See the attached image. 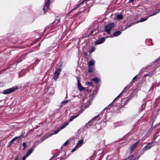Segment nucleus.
<instances>
[{
    "instance_id": "49",
    "label": "nucleus",
    "mask_w": 160,
    "mask_h": 160,
    "mask_svg": "<svg viewBox=\"0 0 160 160\" xmlns=\"http://www.w3.org/2000/svg\"><path fill=\"white\" fill-rule=\"evenodd\" d=\"M152 89H153V88L152 86V87L150 89V90H151V89H152Z\"/></svg>"
},
{
    "instance_id": "41",
    "label": "nucleus",
    "mask_w": 160,
    "mask_h": 160,
    "mask_svg": "<svg viewBox=\"0 0 160 160\" xmlns=\"http://www.w3.org/2000/svg\"><path fill=\"white\" fill-rule=\"evenodd\" d=\"M94 51V48H93L92 49L89 51V52L90 53H92Z\"/></svg>"
},
{
    "instance_id": "43",
    "label": "nucleus",
    "mask_w": 160,
    "mask_h": 160,
    "mask_svg": "<svg viewBox=\"0 0 160 160\" xmlns=\"http://www.w3.org/2000/svg\"><path fill=\"white\" fill-rule=\"evenodd\" d=\"M18 156L17 155H16L15 157V158L14 159V160H18Z\"/></svg>"
},
{
    "instance_id": "40",
    "label": "nucleus",
    "mask_w": 160,
    "mask_h": 160,
    "mask_svg": "<svg viewBox=\"0 0 160 160\" xmlns=\"http://www.w3.org/2000/svg\"><path fill=\"white\" fill-rule=\"evenodd\" d=\"M132 24H130V25H128L126 27V28H125V29H127V28H129L131 26H132Z\"/></svg>"
},
{
    "instance_id": "24",
    "label": "nucleus",
    "mask_w": 160,
    "mask_h": 160,
    "mask_svg": "<svg viewBox=\"0 0 160 160\" xmlns=\"http://www.w3.org/2000/svg\"><path fill=\"white\" fill-rule=\"evenodd\" d=\"M79 115V114H78L77 115H74L71 118H70L69 120V121L70 122L72 121L75 118H76Z\"/></svg>"
},
{
    "instance_id": "32",
    "label": "nucleus",
    "mask_w": 160,
    "mask_h": 160,
    "mask_svg": "<svg viewBox=\"0 0 160 160\" xmlns=\"http://www.w3.org/2000/svg\"><path fill=\"white\" fill-rule=\"evenodd\" d=\"M153 73H152V72H150L148 74H146L145 76H152V75L153 74Z\"/></svg>"
},
{
    "instance_id": "12",
    "label": "nucleus",
    "mask_w": 160,
    "mask_h": 160,
    "mask_svg": "<svg viewBox=\"0 0 160 160\" xmlns=\"http://www.w3.org/2000/svg\"><path fill=\"white\" fill-rule=\"evenodd\" d=\"M95 61L94 60H92L91 61H90L88 62V65L89 67L88 70H92V68L91 67L95 63Z\"/></svg>"
},
{
    "instance_id": "20",
    "label": "nucleus",
    "mask_w": 160,
    "mask_h": 160,
    "mask_svg": "<svg viewBox=\"0 0 160 160\" xmlns=\"http://www.w3.org/2000/svg\"><path fill=\"white\" fill-rule=\"evenodd\" d=\"M68 124H69L68 122H66V123H64V124L62 125V126L61 127H60V128H59V129H60V130L63 129L67 125H68Z\"/></svg>"
},
{
    "instance_id": "23",
    "label": "nucleus",
    "mask_w": 160,
    "mask_h": 160,
    "mask_svg": "<svg viewBox=\"0 0 160 160\" xmlns=\"http://www.w3.org/2000/svg\"><path fill=\"white\" fill-rule=\"evenodd\" d=\"M84 2V1H83L80 4H77V6H76V7H75L73 9H72L71 11V12H72V11L73 10L77 9L80 6V5H81L82 3H83Z\"/></svg>"
},
{
    "instance_id": "38",
    "label": "nucleus",
    "mask_w": 160,
    "mask_h": 160,
    "mask_svg": "<svg viewBox=\"0 0 160 160\" xmlns=\"http://www.w3.org/2000/svg\"><path fill=\"white\" fill-rule=\"evenodd\" d=\"M13 142V141L12 140L10 141V142H9V145H8V146H10L11 144L13 142Z\"/></svg>"
},
{
    "instance_id": "14",
    "label": "nucleus",
    "mask_w": 160,
    "mask_h": 160,
    "mask_svg": "<svg viewBox=\"0 0 160 160\" xmlns=\"http://www.w3.org/2000/svg\"><path fill=\"white\" fill-rule=\"evenodd\" d=\"M91 80L93 81L95 84L98 83L100 81V79L97 77H96L95 78H93Z\"/></svg>"
},
{
    "instance_id": "27",
    "label": "nucleus",
    "mask_w": 160,
    "mask_h": 160,
    "mask_svg": "<svg viewBox=\"0 0 160 160\" xmlns=\"http://www.w3.org/2000/svg\"><path fill=\"white\" fill-rule=\"evenodd\" d=\"M22 146L23 147V148L22 149L23 150H24L26 148L28 147V146L26 145V143L25 142H23L22 143Z\"/></svg>"
},
{
    "instance_id": "6",
    "label": "nucleus",
    "mask_w": 160,
    "mask_h": 160,
    "mask_svg": "<svg viewBox=\"0 0 160 160\" xmlns=\"http://www.w3.org/2000/svg\"><path fill=\"white\" fill-rule=\"evenodd\" d=\"M139 142V141L138 140L135 143L132 145L131 147L130 148V154H131L132 153L133 151L136 148L138 145Z\"/></svg>"
},
{
    "instance_id": "18",
    "label": "nucleus",
    "mask_w": 160,
    "mask_h": 160,
    "mask_svg": "<svg viewBox=\"0 0 160 160\" xmlns=\"http://www.w3.org/2000/svg\"><path fill=\"white\" fill-rule=\"evenodd\" d=\"M133 156L132 154H131L130 156L124 159L123 160H133Z\"/></svg>"
},
{
    "instance_id": "1",
    "label": "nucleus",
    "mask_w": 160,
    "mask_h": 160,
    "mask_svg": "<svg viewBox=\"0 0 160 160\" xmlns=\"http://www.w3.org/2000/svg\"><path fill=\"white\" fill-rule=\"evenodd\" d=\"M60 130V129L59 128H58V130H55L54 131V132L53 133H47L44 136L42 137L41 139V142H42L45 140L47 138L51 136L52 135L57 134L58 133V132Z\"/></svg>"
},
{
    "instance_id": "48",
    "label": "nucleus",
    "mask_w": 160,
    "mask_h": 160,
    "mask_svg": "<svg viewBox=\"0 0 160 160\" xmlns=\"http://www.w3.org/2000/svg\"><path fill=\"white\" fill-rule=\"evenodd\" d=\"M157 137H155V135L154 136V140H155L156 138Z\"/></svg>"
},
{
    "instance_id": "42",
    "label": "nucleus",
    "mask_w": 160,
    "mask_h": 160,
    "mask_svg": "<svg viewBox=\"0 0 160 160\" xmlns=\"http://www.w3.org/2000/svg\"><path fill=\"white\" fill-rule=\"evenodd\" d=\"M76 148V147H75V148H73V149L72 150V151H71V152H74L75 151V150H76V148Z\"/></svg>"
},
{
    "instance_id": "30",
    "label": "nucleus",
    "mask_w": 160,
    "mask_h": 160,
    "mask_svg": "<svg viewBox=\"0 0 160 160\" xmlns=\"http://www.w3.org/2000/svg\"><path fill=\"white\" fill-rule=\"evenodd\" d=\"M69 142V140H67V141L65 142H64V144L62 146L63 147L64 146H66L68 145Z\"/></svg>"
},
{
    "instance_id": "51",
    "label": "nucleus",
    "mask_w": 160,
    "mask_h": 160,
    "mask_svg": "<svg viewBox=\"0 0 160 160\" xmlns=\"http://www.w3.org/2000/svg\"><path fill=\"white\" fill-rule=\"evenodd\" d=\"M1 101V100H0V101Z\"/></svg>"
},
{
    "instance_id": "2",
    "label": "nucleus",
    "mask_w": 160,
    "mask_h": 160,
    "mask_svg": "<svg viewBox=\"0 0 160 160\" xmlns=\"http://www.w3.org/2000/svg\"><path fill=\"white\" fill-rule=\"evenodd\" d=\"M114 24L113 23H111L108 24L105 27V31L107 32L108 34L110 33V30L114 27Z\"/></svg>"
},
{
    "instance_id": "50",
    "label": "nucleus",
    "mask_w": 160,
    "mask_h": 160,
    "mask_svg": "<svg viewBox=\"0 0 160 160\" xmlns=\"http://www.w3.org/2000/svg\"><path fill=\"white\" fill-rule=\"evenodd\" d=\"M160 12V9L158 11V13H159V12Z\"/></svg>"
},
{
    "instance_id": "9",
    "label": "nucleus",
    "mask_w": 160,
    "mask_h": 160,
    "mask_svg": "<svg viewBox=\"0 0 160 160\" xmlns=\"http://www.w3.org/2000/svg\"><path fill=\"white\" fill-rule=\"evenodd\" d=\"M61 71H56L54 73V76L53 78L55 81H56L60 74Z\"/></svg>"
},
{
    "instance_id": "15",
    "label": "nucleus",
    "mask_w": 160,
    "mask_h": 160,
    "mask_svg": "<svg viewBox=\"0 0 160 160\" xmlns=\"http://www.w3.org/2000/svg\"><path fill=\"white\" fill-rule=\"evenodd\" d=\"M83 142V139H81L78 141L77 145L76 146V148H78L81 146V145L82 144Z\"/></svg>"
},
{
    "instance_id": "46",
    "label": "nucleus",
    "mask_w": 160,
    "mask_h": 160,
    "mask_svg": "<svg viewBox=\"0 0 160 160\" xmlns=\"http://www.w3.org/2000/svg\"><path fill=\"white\" fill-rule=\"evenodd\" d=\"M94 31H95V30H93L92 31H91V33H90V34H92L93 33V32H94Z\"/></svg>"
},
{
    "instance_id": "47",
    "label": "nucleus",
    "mask_w": 160,
    "mask_h": 160,
    "mask_svg": "<svg viewBox=\"0 0 160 160\" xmlns=\"http://www.w3.org/2000/svg\"><path fill=\"white\" fill-rule=\"evenodd\" d=\"M88 72H92L93 71H88Z\"/></svg>"
},
{
    "instance_id": "35",
    "label": "nucleus",
    "mask_w": 160,
    "mask_h": 160,
    "mask_svg": "<svg viewBox=\"0 0 160 160\" xmlns=\"http://www.w3.org/2000/svg\"><path fill=\"white\" fill-rule=\"evenodd\" d=\"M137 77V75L135 76L133 78V79L132 80V82H135V79H136Z\"/></svg>"
},
{
    "instance_id": "19",
    "label": "nucleus",
    "mask_w": 160,
    "mask_h": 160,
    "mask_svg": "<svg viewBox=\"0 0 160 160\" xmlns=\"http://www.w3.org/2000/svg\"><path fill=\"white\" fill-rule=\"evenodd\" d=\"M60 152L59 151L58 152H57L55 154H54L53 156L49 160H51L52 158H55L57 156H58L60 154Z\"/></svg>"
},
{
    "instance_id": "4",
    "label": "nucleus",
    "mask_w": 160,
    "mask_h": 160,
    "mask_svg": "<svg viewBox=\"0 0 160 160\" xmlns=\"http://www.w3.org/2000/svg\"><path fill=\"white\" fill-rule=\"evenodd\" d=\"M18 88L17 87H13L12 88H9L3 91V93L4 94H8L14 92L15 90L18 89Z\"/></svg>"
},
{
    "instance_id": "26",
    "label": "nucleus",
    "mask_w": 160,
    "mask_h": 160,
    "mask_svg": "<svg viewBox=\"0 0 160 160\" xmlns=\"http://www.w3.org/2000/svg\"><path fill=\"white\" fill-rule=\"evenodd\" d=\"M149 18V17H146L145 18H142L141 19L140 21H139L138 22H143L146 20L148 18Z\"/></svg>"
},
{
    "instance_id": "33",
    "label": "nucleus",
    "mask_w": 160,
    "mask_h": 160,
    "mask_svg": "<svg viewBox=\"0 0 160 160\" xmlns=\"http://www.w3.org/2000/svg\"><path fill=\"white\" fill-rule=\"evenodd\" d=\"M68 102V100H64L61 102V104L62 105H63L67 103Z\"/></svg>"
},
{
    "instance_id": "34",
    "label": "nucleus",
    "mask_w": 160,
    "mask_h": 160,
    "mask_svg": "<svg viewBox=\"0 0 160 160\" xmlns=\"http://www.w3.org/2000/svg\"><path fill=\"white\" fill-rule=\"evenodd\" d=\"M79 89L80 91H82L84 89V88L82 87V86L80 87H79Z\"/></svg>"
},
{
    "instance_id": "36",
    "label": "nucleus",
    "mask_w": 160,
    "mask_h": 160,
    "mask_svg": "<svg viewBox=\"0 0 160 160\" xmlns=\"http://www.w3.org/2000/svg\"><path fill=\"white\" fill-rule=\"evenodd\" d=\"M158 13V12H154V13H153V14H151V15H150L149 16H148V17H151V16H154V15H155L156 14H157Z\"/></svg>"
},
{
    "instance_id": "37",
    "label": "nucleus",
    "mask_w": 160,
    "mask_h": 160,
    "mask_svg": "<svg viewBox=\"0 0 160 160\" xmlns=\"http://www.w3.org/2000/svg\"><path fill=\"white\" fill-rule=\"evenodd\" d=\"M82 85H81V84L80 82H79V81L78 80V87H80Z\"/></svg>"
},
{
    "instance_id": "10",
    "label": "nucleus",
    "mask_w": 160,
    "mask_h": 160,
    "mask_svg": "<svg viewBox=\"0 0 160 160\" xmlns=\"http://www.w3.org/2000/svg\"><path fill=\"white\" fill-rule=\"evenodd\" d=\"M99 115H97L95 117L93 118L92 120H91L86 125V126H87L88 127V126H91L92 124V121L96 119L97 118H98V119L97 120H99L100 119V118L99 117H98Z\"/></svg>"
},
{
    "instance_id": "21",
    "label": "nucleus",
    "mask_w": 160,
    "mask_h": 160,
    "mask_svg": "<svg viewBox=\"0 0 160 160\" xmlns=\"http://www.w3.org/2000/svg\"><path fill=\"white\" fill-rule=\"evenodd\" d=\"M68 124H69L68 122H66V123H64V124L62 125V126L61 127H60V128H59V129H60V130L63 129L67 125H68Z\"/></svg>"
},
{
    "instance_id": "7",
    "label": "nucleus",
    "mask_w": 160,
    "mask_h": 160,
    "mask_svg": "<svg viewBox=\"0 0 160 160\" xmlns=\"http://www.w3.org/2000/svg\"><path fill=\"white\" fill-rule=\"evenodd\" d=\"M133 95V92H132L130 95L127 98V99L126 100L125 102L123 105H121L122 106L120 108H122L125 105H126L130 100V99L132 97Z\"/></svg>"
},
{
    "instance_id": "44",
    "label": "nucleus",
    "mask_w": 160,
    "mask_h": 160,
    "mask_svg": "<svg viewBox=\"0 0 160 160\" xmlns=\"http://www.w3.org/2000/svg\"><path fill=\"white\" fill-rule=\"evenodd\" d=\"M160 56L156 60L155 62H156L157 61H160Z\"/></svg>"
},
{
    "instance_id": "39",
    "label": "nucleus",
    "mask_w": 160,
    "mask_h": 160,
    "mask_svg": "<svg viewBox=\"0 0 160 160\" xmlns=\"http://www.w3.org/2000/svg\"><path fill=\"white\" fill-rule=\"evenodd\" d=\"M27 157L26 155H24L23 157L22 160H25L27 158Z\"/></svg>"
},
{
    "instance_id": "3",
    "label": "nucleus",
    "mask_w": 160,
    "mask_h": 160,
    "mask_svg": "<svg viewBox=\"0 0 160 160\" xmlns=\"http://www.w3.org/2000/svg\"><path fill=\"white\" fill-rule=\"evenodd\" d=\"M154 143L155 142H152L148 143L143 148L142 151L143 152H145L147 150L150 149L152 147L155 145Z\"/></svg>"
},
{
    "instance_id": "25",
    "label": "nucleus",
    "mask_w": 160,
    "mask_h": 160,
    "mask_svg": "<svg viewBox=\"0 0 160 160\" xmlns=\"http://www.w3.org/2000/svg\"><path fill=\"white\" fill-rule=\"evenodd\" d=\"M86 84L92 87H93L94 85L92 82H87Z\"/></svg>"
},
{
    "instance_id": "22",
    "label": "nucleus",
    "mask_w": 160,
    "mask_h": 160,
    "mask_svg": "<svg viewBox=\"0 0 160 160\" xmlns=\"http://www.w3.org/2000/svg\"><path fill=\"white\" fill-rule=\"evenodd\" d=\"M122 18H123V16L122 15H121V14H118L117 15V16L116 17V19L120 20V19H122Z\"/></svg>"
},
{
    "instance_id": "17",
    "label": "nucleus",
    "mask_w": 160,
    "mask_h": 160,
    "mask_svg": "<svg viewBox=\"0 0 160 160\" xmlns=\"http://www.w3.org/2000/svg\"><path fill=\"white\" fill-rule=\"evenodd\" d=\"M23 134H22L21 135L19 136L16 137L12 139V140L13 141V142H14V141H15V140H16L17 139H19V138H22V137L23 136Z\"/></svg>"
},
{
    "instance_id": "8",
    "label": "nucleus",
    "mask_w": 160,
    "mask_h": 160,
    "mask_svg": "<svg viewBox=\"0 0 160 160\" xmlns=\"http://www.w3.org/2000/svg\"><path fill=\"white\" fill-rule=\"evenodd\" d=\"M50 3V0H47V1L45 3L43 8V10L44 11V12H47Z\"/></svg>"
},
{
    "instance_id": "31",
    "label": "nucleus",
    "mask_w": 160,
    "mask_h": 160,
    "mask_svg": "<svg viewBox=\"0 0 160 160\" xmlns=\"http://www.w3.org/2000/svg\"><path fill=\"white\" fill-rule=\"evenodd\" d=\"M60 22V19H58V20H55L54 22V23H55V24H58V23H59Z\"/></svg>"
},
{
    "instance_id": "29",
    "label": "nucleus",
    "mask_w": 160,
    "mask_h": 160,
    "mask_svg": "<svg viewBox=\"0 0 160 160\" xmlns=\"http://www.w3.org/2000/svg\"><path fill=\"white\" fill-rule=\"evenodd\" d=\"M19 71L18 72V74L19 76L20 77H22L23 76L22 74V73H23L24 72H23V71Z\"/></svg>"
},
{
    "instance_id": "5",
    "label": "nucleus",
    "mask_w": 160,
    "mask_h": 160,
    "mask_svg": "<svg viewBox=\"0 0 160 160\" xmlns=\"http://www.w3.org/2000/svg\"><path fill=\"white\" fill-rule=\"evenodd\" d=\"M128 88L129 87H128V86H127L125 88H124V90H123V91L121 93H120L109 105H108V106L106 107V109H109L110 108V107H111V106L112 105L113 102H115L118 98L120 97L122 93L123 92H124L126 89Z\"/></svg>"
},
{
    "instance_id": "16",
    "label": "nucleus",
    "mask_w": 160,
    "mask_h": 160,
    "mask_svg": "<svg viewBox=\"0 0 160 160\" xmlns=\"http://www.w3.org/2000/svg\"><path fill=\"white\" fill-rule=\"evenodd\" d=\"M33 150V149L32 148L28 150L26 152V156H28L32 152Z\"/></svg>"
},
{
    "instance_id": "28",
    "label": "nucleus",
    "mask_w": 160,
    "mask_h": 160,
    "mask_svg": "<svg viewBox=\"0 0 160 160\" xmlns=\"http://www.w3.org/2000/svg\"><path fill=\"white\" fill-rule=\"evenodd\" d=\"M62 66V63H59V66H58L56 70H61L62 68H61V67Z\"/></svg>"
},
{
    "instance_id": "45",
    "label": "nucleus",
    "mask_w": 160,
    "mask_h": 160,
    "mask_svg": "<svg viewBox=\"0 0 160 160\" xmlns=\"http://www.w3.org/2000/svg\"><path fill=\"white\" fill-rule=\"evenodd\" d=\"M63 158L62 157H61V158H57V160H62V159Z\"/></svg>"
},
{
    "instance_id": "13",
    "label": "nucleus",
    "mask_w": 160,
    "mask_h": 160,
    "mask_svg": "<svg viewBox=\"0 0 160 160\" xmlns=\"http://www.w3.org/2000/svg\"><path fill=\"white\" fill-rule=\"evenodd\" d=\"M121 33V32L119 31H118L114 32L112 36L108 37L112 38L113 37L117 36Z\"/></svg>"
},
{
    "instance_id": "11",
    "label": "nucleus",
    "mask_w": 160,
    "mask_h": 160,
    "mask_svg": "<svg viewBox=\"0 0 160 160\" xmlns=\"http://www.w3.org/2000/svg\"><path fill=\"white\" fill-rule=\"evenodd\" d=\"M105 38H100L95 42L96 44H99L102 43L105 41Z\"/></svg>"
}]
</instances>
